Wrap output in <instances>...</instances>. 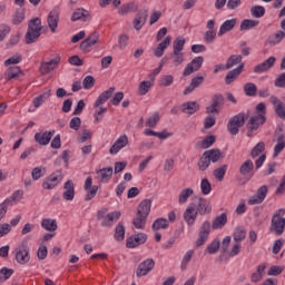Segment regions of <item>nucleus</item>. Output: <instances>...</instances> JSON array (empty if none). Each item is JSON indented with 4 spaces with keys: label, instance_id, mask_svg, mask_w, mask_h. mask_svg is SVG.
Returning <instances> with one entry per match:
<instances>
[{
    "label": "nucleus",
    "instance_id": "1",
    "mask_svg": "<svg viewBox=\"0 0 285 285\" xmlns=\"http://www.w3.org/2000/svg\"><path fill=\"white\" fill-rule=\"evenodd\" d=\"M41 18H33L28 23L27 33L24 36L26 43L30 46V43H37L39 41V37H41Z\"/></svg>",
    "mask_w": 285,
    "mask_h": 285
},
{
    "label": "nucleus",
    "instance_id": "2",
    "mask_svg": "<svg viewBox=\"0 0 285 285\" xmlns=\"http://www.w3.org/2000/svg\"><path fill=\"white\" fill-rule=\"evenodd\" d=\"M246 119H248V114L246 112H239L233 116L227 124L229 135H237L239 132V128L246 124Z\"/></svg>",
    "mask_w": 285,
    "mask_h": 285
},
{
    "label": "nucleus",
    "instance_id": "3",
    "mask_svg": "<svg viewBox=\"0 0 285 285\" xmlns=\"http://www.w3.org/2000/svg\"><path fill=\"white\" fill-rule=\"evenodd\" d=\"M285 210L278 209L272 217V225L269 227V230L272 233H275V235H283L284 228H285Z\"/></svg>",
    "mask_w": 285,
    "mask_h": 285
},
{
    "label": "nucleus",
    "instance_id": "4",
    "mask_svg": "<svg viewBox=\"0 0 285 285\" xmlns=\"http://www.w3.org/2000/svg\"><path fill=\"white\" fill-rule=\"evenodd\" d=\"M14 257L18 264L24 266L30 262V247L28 243L22 242L18 247L14 248Z\"/></svg>",
    "mask_w": 285,
    "mask_h": 285
},
{
    "label": "nucleus",
    "instance_id": "5",
    "mask_svg": "<svg viewBox=\"0 0 285 285\" xmlns=\"http://www.w3.org/2000/svg\"><path fill=\"white\" fill-rule=\"evenodd\" d=\"M62 180L63 173H61V170L53 171L42 181V188L45 190H52L53 188H57Z\"/></svg>",
    "mask_w": 285,
    "mask_h": 285
},
{
    "label": "nucleus",
    "instance_id": "6",
    "mask_svg": "<svg viewBox=\"0 0 285 285\" xmlns=\"http://www.w3.org/2000/svg\"><path fill=\"white\" fill-rule=\"evenodd\" d=\"M190 205H191V207H194L196 214H198L203 217H204V215H209V213L213 210V206L210 205V202L204 197L197 198Z\"/></svg>",
    "mask_w": 285,
    "mask_h": 285
},
{
    "label": "nucleus",
    "instance_id": "7",
    "mask_svg": "<svg viewBox=\"0 0 285 285\" xmlns=\"http://www.w3.org/2000/svg\"><path fill=\"white\" fill-rule=\"evenodd\" d=\"M255 168V164H253V160L247 159L245 160L240 167H239V173L243 177V180L240 179L239 181L244 185L247 181H250L253 179V170Z\"/></svg>",
    "mask_w": 285,
    "mask_h": 285
},
{
    "label": "nucleus",
    "instance_id": "8",
    "mask_svg": "<svg viewBox=\"0 0 285 285\" xmlns=\"http://www.w3.org/2000/svg\"><path fill=\"white\" fill-rule=\"evenodd\" d=\"M209 236H210V222L206 220L200 226L198 238L196 239V243H195L196 248L204 246V244L208 242Z\"/></svg>",
    "mask_w": 285,
    "mask_h": 285
},
{
    "label": "nucleus",
    "instance_id": "9",
    "mask_svg": "<svg viewBox=\"0 0 285 285\" xmlns=\"http://www.w3.org/2000/svg\"><path fill=\"white\" fill-rule=\"evenodd\" d=\"M59 63H61V56L59 55L49 61L41 62L39 68L40 73L50 75L52 70H57V68H59Z\"/></svg>",
    "mask_w": 285,
    "mask_h": 285
},
{
    "label": "nucleus",
    "instance_id": "10",
    "mask_svg": "<svg viewBox=\"0 0 285 285\" xmlns=\"http://www.w3.org/2000/svg\"><path fill=\"white\" fill-rule=\"evenodd\" d=\"M263 124H266V116H264V114H258L250 117L246 125L248 130L247 137H250V132H255V130H258L259 126H263Z\"/></svg>",
    "mask_w": 285,
    "mask_h": 285
},
{
    "label": "nucleus",
    "instance_id": "11",
    "mask_svg": "<svg viewBox=\"0 0 285 285\" xmlns=\"http://www.w3.org/2000/svg\"><path fill=\"white\" fill-rule=\"evenodd\" d=\"M61 11L59 10V7H55L47 17V23L49 27L50 32L55 33L57 32V28H59V14Z\"/></svg>",
    "mask_w": 285,
    "mask_h": 285
},
{
    "label": "nucleus",
    "instance_id": "12",
    "mask_svg": "<svg viewBox=\"0 0 285 285\" xmlns=\"http://www.w3.org/2000/svg\"><path fill=\"white\" fill-rule=\"evenodd\" d=\"M147 240L148 235L146 233H138L127 238L126 246L127 248H137V246L146 244Z\"/></svg>",
    "mask_w": 285,
    "mask_h": 285
},
{
    "label": "nucleus",
    "instance_id": "13",
    "mask_svg": "<svg viewBox=\"0 0 285 285\" xmlns=\"http://www.w3.org/2000/svg\"><path fill=\"white\" fill-rule=\"evenodd\" d=\"M202 66H204V57H195L184 69L183 76L188 77L193 75V72H197V70H199Z\"/></svg>",
    "mask_w": 285,
    "mask_h": 285
},
{
    "label": "nucleus",
    "instance_id": "14",
    "mask_svg": "<svg viewBox=\"0 0 285 285\" xmlns=\"http://www.w3.org/2000/svg\"><path fill=\"white\" fill-rule=\"evenodd\" d=\"M266 195H268V186L263 185L257 189L256 194L248 199L249 206L263 204L264 199H266Z\"/></svg>",
    "mask_w": 285,
    "mask_h": 285
},
{
    "label": "nucleus",
    "instance_id": "15",
    "mask_svg": "<svg viewBox=\"0 0 285 285\" xmlns=\"http://www.w3.org/2000/svg\"><path fill=\"white\" fill-rule=\"evenodd\" d=\"M153 268H155V261L153 258H147L138 265V268L136 269V277H146Z\"/></svg>",
    "mask_w": 285,
    "mask_h": 285
},
{
    "label": "nucleus",
    "instance_id": "16",
    "mask_svg": "<svg viewBox=\"0 0 285 285\" xmlns=\"http://www.w3.org/2000/svg\"><path fill=\"white\" fill-rule=\"evenodd\" d=\"M128 146V136L121 135L110 147L109 153L110 155H117L119 150L126 148Z\"/></svg>",
    "mask_w": 285,
    "mask_h": 285
},
{
    "label": "nucleus",
    "instance_id": "17",
    "mask_svg": "<svg viewBox=\"0 0 285 285\" xmlns=\"http://www.w3.org/2000/svg\"><path fill=\"white\" fill-rule=\"evenodd\" d=\"M148 19V10L141 9L138 11L136 18L134 19V28L135 30H140L146 24Z\"/></svg>",
    "mask_w": 285,
    "mask_h": 285
},
{
    "label": "nucleus",
    "instance_id": "18",
    "mask_svg": "<svg viewBox=\"0 0 285 285\" xmlns=\"http://www.w3.org/2000/svg\"><path fill=\"white\" fill-rule=\"evenodd\" d=\"M52 135H55V131L37 132L35 134V141L39 144V146H48L52 139Z\"/></svg>",
    "mask_w": 285,
    "mask_h": 285
},
{
    "label": "nucleus",
    "instance_id": "19",
    "mask_svg": "<svg viewBox=\"0 0 285 285\" xmlns=\"http://www.w3.org/2000/svg\"><path fill=\"white\" fill-rule=\"evenodd\" d=\"M120 217H121V212H111L104 217V219L100 223V226L110 228L112 224H115V222H118Z\"/></svg>",
    "mask_w": 285,
    "mask_h": 285
},
{
    "label": "nucleus",
    "instance_id": "20",
    "mask_svg": "<svg viewBox=\"0 0 285 285\" xmlns=\"http://www.w3.org/2000/svg\"><path fill=\"white\" fill-rule=\"evenodd\" d=\"M62 198L66 202H72L75 199V183L72 180H67L63 185Z\"/></svg>",
    "mask_w": 285,
    "mask_h": 285
},
{
    "label": "nucleus",
    "instance_id": "21",
    "mask_svg": "<svg viewBox=\"0 0 285 285\" xmlns=\"http://www.w3.org/2000/svg\"><path fill=\"white\" fill-rule=\"evenodd\" d=\"M269 101L275 107V112H276L277 117H279L281 119L285 120V106H284V102H282V100H279V98H277L276 96H272L269 98Z\"/></svg>",
    "mask_w": 285,
    "mask_h": 285
},
{
    "label": "nucleus",
    "instance_id": "22",
    "mask_svg": "<svg viewBox=\"0 0 285 285\" xmlns=\"http://www.w3.org/2000/svg\"><path fill=\"white\" fill-rule=\"evenodd\" d=\"M71 21H90V11L83 8L75 9Z\"/></svg>",
    "mask_w": 285,
    "mask_h": 285
},
{
    "label": "nucleus",
    "instance_id": "23",
    "mask_svg": "<svg viewBox=\"0 0 285 285\" xmlns=\"http://www.w3.org/2000/svg\"><path fill=\"white\" fill-rule=\"evenodd\" d=\"M275 61H277V58L275 57H269L267 60H265L264 62L257 65L254 68V72L256 73H262V72H266V70H271V68H273V66H275Z\"/></svg>",
    "mask_w": 285,
    "mask_h": 285
},
{
    "label": "nucleus",
    "instance_id": "24",
    "mask_svg": "<svg viewBox=\"0 0 285 285\" xmlns=\"http://www.w3.org/2000/svg\"><path fill=\"white\" fill-rule=\"evenodd\" d=\"M197 212L195 210V207L189 204L184 213V219L188 226H193L195 224V220L197 219Z\"/></svg>",
    "mask_w": 285,
    "mask_h": 285
},
{
    "label": "nucleus",
    "instance_id": "25",
    "mask_svg": "<svg viewBox=\"0 0 285 285\" xmlns=\"http://www.w3.org/2000/svg\"><path fill=\"white\" fill-rule=\"evenodd\" d=\"M115 95V87H110L108 90L104 91L95 101L94 106L95 108H99V106H104L106 101L110 99Z\"/></svg>",
    "mask_w": 285,
    "mask_h": 285
},
{
    "label": "nucleus",
    "instance_id": "26",
    "mask_svg": "<svg viewBox=\"0 0 285 285\" xmlns=\"http://www.w3.org/2000/svg\"><path fill=\"white\" fill-rule=\"evenodd\" d=\"M150 208H153V200L144 199L137 207V214L148 217V215H150Z\"/></svg>",
    "mask_w": 285,
    "mask_h": 285
},
{
    "label": "nucleus",
    "instance_id": "27",
    "mask_svg": "<svg viewBox=\"0 0 285 285\" xmlns=\"http://www.w3.org/2000/svg\"><path fill=\"white\" fill-rule=\"evenodd\" d=\"M243 70L244 63H240L236 69L228 71V73L225 77V83L227 86H230V83H233V81H235V79H237V77L242 75Z\"/></svg>",
    "mask_w": 285,
    "mask_h": 285
},
{
    "label": "nucleus",
    "instance_id": "28",
    "mask_svg": "<svg viewBox=\"0 0 285 285\" xmlns=\"http://www.w3.org/2000/svg\"><path fill=\"white\" fill-rule=\"evenodd\" d=\"M285 39V32L282 30L276 31L275 33L268 36L266 40L267 46H277L278 43H282Z\"/></svg>",
    "mask_w": 285,
    "mask_h": 285
},
{
    "label": "nucleus",
    "instance_id": "29",
    "mask_svg": "<svg viewBox=\"0 0 285 285\" xmlns=\"http://www.w3.org/2000/svg\"><path fill=\"white\" fill-rule=\"evenodd\" d=\"M170 41H173V37L167 36L154 50L155 57H164V52L166 51L168 46H170Z\"/></svg>",
    "mask_w": 285,
    "mask_h": 285
},
{
    "label": "nucleus",
    "instance_id": "30",
    "mask_svg": "<svg viewBox=\"0 0 285 285\" xmlns=\"http://www.w3.org/2000/svg\"><path fill=\"white\" fill-rule=\"evenodd\" d=\"M199 110V102L197 101H187L181 106V112L185 115H195Z\"/></svg>",
    "mask_w": 285,
    "mask_h": 285
},
{
    "label": "nucleus",
    "instance_id": "31",
    "mask_svg": "<svg viewBox=\"0 0 285 285\" xmlns=\"http://www.w3.org/2000/svg\"><path fill=\"white\" fill-rule=\"evenodd\" d=\"M204 153L209 159V163L212 161V164H217L219 159H224V154L219 149H208Z\"/></svg>",
    "mask_w": 285,
    "mask_h": 285
},
{
    "label": "nucleus",
    "instance_id": "32",
    "mask_svg": "<svg viewBox=\"0 0 285 285\" xmlns=\"http://www.w3.org/2000/svg\"><path fill=\"white\" fill-rule=\"evenodd\" d=\"M235 26H237V19L233 18L230 20H226L220 26V29L218 31V37H224V35H226V32H230V30H233V28H235Z\"/></svg>",
    "mask_w": 285,
    "mask_h": 285
},
{
    "label": "nucleus",
    "instance_id": "33",
    "mask_svg": "<svg viewBox=\"0 0 285 285\" xmlns=\"http://www.w3.org/2000/svg\"><path fill=\"white\" fill-rule=\"evenodd\" d=\"M228 224V216L226 213H223L215 217L212 227L214 230H217V228H224Z\"/></svg>",
    "mask_w": 285,
    "mask_h": 285
},
{
    "label": "nucleus",
    "instance_id": "34",
    "mask_svg": "<svg viewBox=\"0 0 285 285\" xmlns=\"http://www.w3.org/2000/svg\"><path fill=\"white\" fill-rule=\"evenodd\" d=\"M197 168L200 173H204V171L208 170V168H210V159L208 158V156L206 155L205 151L198 159Z\"/></svg>",
    "mask_w": 285,
    "mask_h": 285
},
{
    "label": "nucleus",
    "instance_id": "35",
    "mask_svg": "<svg viewBox=\"0 0 285 285\" xmlns=\"http://www.w3.org/2000/svg\"><path fill=\"white\" fill-rule=\"evenodd\" d=\"M144 135H146V137H157L158 139H161V140L168 139V137H170V134H168V131L166 130L157 132L153 129H145Z\"/></svg>",
    "mask_w": 285,
    "mask_h": 285
},
{
    "label": "nucleus",
    "instance_id": "36",
    "mask_svg": "<svg viewBox=\"0 0 285 285\" xmlns=\"http://www.w3.org/2000/svg\"><path fill=\"white\" fill-rule=\"evenodd\" d=\"M114 237L117 242H124L126 238V226H124V223H118L115 229Z\"/></svg>",
    "mask_w": 285,
    "mask_h": 285
},
{
    "label": "nucleus",
    "instance_id": "37",
    "mask_svg": "<svg viewBox=\"0 0 285 285\" xmlns=\"http://www.w3.org/2000/svg\"><path fill=\"white\" fill-rule=\"evenodd\" d=\"M147 219H148L147 216H144L141 214H136V217L134 218L132 224L135 228H138V230H144V228H146Z\"/></svg>",
    "mask_w": 285,
    "mask_h": 285
},
{
    "label": "nucleus",
    "instance_id": "38",
    "mask_svg": "<svg viewBox=\"0 0 285 285\" xmlns=\"http://www.w3.org/2000/svg\"><path fill=\"white\" fill-rule=\"evenodd\" d=\"M97 175L100 176V181L106 183L110 181L112 178V167H105L97 171Z\"/></svg>",
    "mask_w": 285,
    "mask_h": 285
},
{
    "label": "nucleus",
    "instance_id": "39",
    "mask_svg": "<svg viewBox=\"0 0 285 285\" xmlns=\"http://www.w3.org/2000/svg\"><path fill=\"white\" fill-rule=\"evenodd\" d=\"M138 7L135 2H129L126 4H122L119 9H118V14H128V12H137Z\"/></svg>",
    "mask_w": 285,
    "mask_h": 285
},
{
    "label": "nucleus",
    "instance_id": "40",
    "mask_svg": "<svg viewBox=\"0 0 285 285\" xmlns=\"http://www.w3.org/2000/svg\"><path fill=\"white\" fill-rule=\"evenodd\" d=\"M168 226H170V224L168 223V219L166 218H157L153 225L151 228L153 230H166V228H168Z\"/></svg>",
    "mask_w": 285,
    "mask_h": 285
},
{
    "label": "nucleus",
    "instance_id": "41",
    "mask_svg": "<svg viewBox=\"0 0 285 285\" xmlns=\"http://www.w3.org/2000/svg\"><path fill=\"white\" fill-rule=\"evenodd\" d=\"M193 195H195V190H193V188L188 187L183 189L178 196V203L186 204V202H188V198L193 197Z\"/></svg>",
    "mask_w": 285,
    "mask_h": 285
},
{
    "label": "nucleus",
    "instance_id": "42",
    "mask_svg": "<svg viewBox=\"0 0 285 285\" xmlns=\"http://www.w3.org/2000/svg\"><path fill=\"white\" fill-rule=\"evenodd\" d=\"M41 227L45 228V230H49V233H55V230H57V220L45 218L41 222Z\"/></svg>",
    "mask_w": 285,
    "mask_h": 285
},
{
    "label": "nucleus",
    "instance_id": "43",
    "mask_svg": "<svg viewBox=\"0 0 285 285\" xmlns=\"http://www.w3.org/2000/svg\"><path fill=\"white\" fill-rule=\"evenodd\" d=\"M285 148V136L281 134L277 136V144L274 147V157H278L279 153Z\"/></svg>",
    "mask_w": 285,
    "mask_h": 285
},
{
    "label": "nucleus",
    "instance_id": "44",
    "mask_svg": "<svg viewBox=\"0 0 285 285\" xmlns=\"http://www.w3.org/2000/svg\"><path fill=\"white\" fill-rule=\"evenodd\" d=\"M242 55H232L226 61V70H230V68H234V66L242 63Z\"/></svg>",
    "mask_w": 285,
    "mask_h": 285
},
{
    "label": "nucleus",
    "instance_id": "45",
    "mask_svg": "<svg viewBox=\"0 0 285 285\" xmlns=\"http://www.w3.org/2000/svg\"><path fill=\"white\" fill-rule=\"evenodd\" d=\"M226 170H228V165H222L218 168L214 169V177L217 181H224V177H226Z\"/></svg>",
    "mask_w": 285,
    "mask_h": 285
},
{
    "label": "nucleus",
    "instance_id": "46",
    "mask_svg": "<svg viewBox=\"0 0 285 285\" xmlns=\"http://www.w3.org/2000/svg\"><path fill=\"white\" fill-rule=\"evenodd\" d=\"M257 26H259V21L258 20L245 19L240 23V30L242 31L253 30V28H257Z\"/></svg>",
    "mask_w": 285,
    "mask_h": 285
},
{
    "label": "nucleus",
    "instance_id": "47",
    "mask_svg": "<svg viewBox=\"0 0 285 285\" xmlns=\"http://www.w3.org/2000/svg\"><path fill=\"white\" fill-rule=\"evenodd\" d=\"M244 92L247 97L257 96V85L253 82H247L244 85Z\"/></svg>",
    "mask_w": 285,
    "mask_h": 285
},
{
    "label": "nucleus",
    "instance_id": "48",
    "mask_svg": "<svg viewBox=\"0 0 285 285\" xmlns=\"http://www.w3.org/2000/svg\"><path fill=\"white\" fill-rule=\"evenodd\" d=\"M20 72L21 68H19L18 66H13L6 71L4 77L6 79H8V81H10L11 79H16V77H19Z\"/></svg>",
    "mask_w": 285,
    "mask_h": 285
},
{
    "label": "nucleus",
    "instance_id": "49",
    "mask_svg": "<svg viewBox=\"0 0 285 285\" xmlns=\"http://www.w3.org/2000/svg\"><path fill=\"white\" fill-rule=\"evenodd\" d=\"M153 87V81L145 80L139 83L138 94L144 96L148 95L150 92V88Z\"/></svg>",
    "mask_w": 285,
    "mask_h": 285
},
{
    "label": "nucleus",
    "instance_id": "50",
    "mask_svg": "<svg viewBox=\"0 0 285 285\" xmlns=\"http://www.w3.org/2000/svg\"><path fill=\"white\" fill-rule=\"evenodd\" d=\"M250 13L255 19H262L266 14V9L263 6H254L250 8Z\"/></svg>",
    "mask_w": 285,
    "mask_h": 285
},
{
    "label": "nucleus",
    "instance_id": "51",
    "mask_svg": "<svg viewBox=\"0 0 285 285\" xmlns=\"http://www.w3.org/2000/svg\"><path fill=\"white\" fill-rule=\"evenodd\" d=\"M174 81H175V77H173V75H165V76H161L159 80V86L160 88H168V86H173Z\"/></svg>",
    "mask_w": 285,
    "mask_h": 285
},
{
    "label": "nucleus",
    "instance_id": "52",
    "mask_svg": "<svg viewBox=\"0 0 285 285\" xmlns=\"http://www.w3.org/2000/svg\"><path fill=\"white\" fill-rule=\"evenodd\" d=\"M14 275V269L3 267L0 269V283L8 282L9 277H12Z\"/></svg>",
    "mask_w": 285,
    "mask_h": 285
},
{
    "label": "nucleus",
    "instance_id": "53",
    "mask_svg": "<svg viewBox=\"0 0 285 285\" xmlns=\"http://www.w3.org/2000/svg\"><path fill=\"white\" fill-rule=\"evenodd\" d=\"M264 150H266V145L263 141L258 142L250 151L253 159L259 157Z\"/></svg>",
    "mask_w": 285,
    "mask_h": 285
},
{
    "label": "nucleus",
    "instance_id": "54",
    "mask_svg": "<svg viewBox=\"0 0 285 285\" xmlns=\"http://www.w3.org/2000/svg\"><path fill=\"white\" fill-rule=\"evenodd\" d=\"M170 58L173 59L174 66H181L184 63V52L181 51H173Z\"/></svg>",
    "mask_w": 285,
    "mask_h": 285
},
{
    "label": "nucleus",
    "instance_id": "55",
    "mask_svg": "<svg viewBox=\"0 0 285 285\" xmlns=\"http://www.w3.org/2000/svg\"><path fill=\"white\" fill-rule=\"evenodd\" d=\"M200 190H202L203 195H210V191L213 190V186L210 185V180H208V178L202 179Z\"/></svg>",
    "mask_w": 285,
    "mask_h": 285
},
{
    "label": "nucleus",
    "instance_id": "56",
    "mask_svg": "<svg viewBox=\"0 0 285 285\" xmlns=\"http://www.w3.org/2000/svg\"><path fill=\"white\" fill-rule=\"evenodd\" d=\"M193 255H195L194 249H189L186 252V254L183 257L181 265H180L181 271H186V268L188 266V262H190V259H193Z\"/></svg>",
    "mask_w": 285,
    "mask_h": 285
},
{
    "label": "nucleus",
    "instance_id": "57",
    "mask_svg": "<svg viewBox=\"0 0 285 285\" xmlns=\"http://www.w3.org/2000/svg\"><path fill=\"white\" fill-rule=\"evenodd\" d=\"M174 50L173 52H181L184 50V46H186V39L178 37L173 43Z\"/></svg>",
    "mask_w": 285,
    "mask_h": 285
},
{
    "label": "nucleus",
    "instance_id": "58",
    "mask_svg": "<svg viewBox=\"0 0 285 285\" xmlns=\"http://www.w3.org/2000/svg\"><path fill=\"white\" fill-rule=\"evenodd\" d=\"M26 19V10L18 9L13 16V23L14 26H19Z\"/></svg>",
    "mask_w": 285,
    "mask_h": 285
},
{
    "label": "nucleus",
    "instance_id": "59",
    "mask_svg": "<svg viewBox=\"0 0 285 285\" xmlns=\"http://www.w3.org/2000/svg\"><path fill=\"white\" fill-rule=\"evenodd\" d=\"M128 41H130V37H128V35L122 33L119 36L118 46L120 50H126V48H128Z\"/></svg>",
    "mask_w": 285,
    "mask_h": 285
},
{
    "label": "nucleus",
    "instance_id": "60",
    "mask_svg": "<svg viewBox=\"0 0 285 285\" xmlns=\"http://www.w3.org/2000/svg\"><path fill=\"white\" fill-rule=\"evenodd\" d=\"M234 239L238 244L244 242V239H246V230H244L242 228H236V230L234 233Z\"/></svg>",
    "mask_w": 285,
    "mask_h": 285
},
{
    "label": "nucleus",
    "instance_id": "61",
    "mask_svg": "<svg viewBox=\"0 0 285 285\" xmlns=\"http://www.w3.org/2000/svg\"><path fill=\"white\" fill-rule=\"evenodd\" d=\"M159 114L155 112L153 114V116L146 121V126H148V128H155L157 126V124H159Z\"/></svg>",
    "mask_w": 285,
    "mask_h": 285
},
{
    "label": "nucleus",
    "instance_id": "62",
    "mask_svg": "<svg viewBox=\"0 0 285 285\" xmlns=\"http://www.w3.org/2000/svg\"><path fill=\"white\" fill-rule=\"evenodd\" d=\"M212 105L216 108H219V106H224V95L216 94L212 98Z\"/></svg>",
    "mask_w": 285,
    "mask_h": 285
},
{
    "label": "nucleus",
    "instance_id": "63",
    "mask_svg": "<svg viewBox=\"0 0 285 285\" xmlns=\"http://www.w3.org/2000/svg\"><path fill=\"white\" fill-rule=\"evenodd\" d=\"M92 86H95V77H92V76L85 77V79L82 81V87L85 88V90H90V88H92Z\"/></svg>",
    "mask_w": 285,
    "mask_h": 285
},
{
    "label": "nucleus",
    "instance_id": "64",
    "mask_svg": "<svg viewBox=\"0 0 285 285\" xmlns=\"http://www.w3.org/2000/svg\"><path fill=\"white\" fill-rule=\"evenodd\" d=\"M274 86L276 88H285V72L278 75V77L274 81Z\"/></svg>",
    "mask_w": 285,
    "mask_h": 285
}]
</instances>
